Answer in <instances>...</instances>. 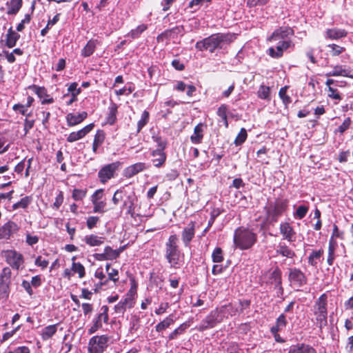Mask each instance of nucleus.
Returning <instances> with one entry per match:
<instances>
[{
  "instance_id": "1",
  "label": "nucleus",
  "mask_w": 353,
  "mask_h": 353,
  "mask_svg": "<svg viewBox=\"0 0 353 353\" xmlns=\"http://www.w3.org/2000/svg\"><path fill=\"white\" fill-rule=\"evenodd\" d=\"M178 243L179 239L176 234L170 235L165 243V259L170 267L174 269L180 268L184 258V254Z\"/></svg>"
},
{
  "instance_id": "2",
  "label": "nucleus",
  "mask_w": 353,
  "mask_h": 353,
  "mask_svg": "<svg viewBox=\"0 0 353 353\" xmlns=\"http://www.w3.org/2000/svg\"><path fill=\"white\" fill-rule=\"evenodd\" d=\"M233 39L231 34L216 33L196 43L195 48L199 51L208 50L212 53L216 49L223 48L224 46Z\"/></svg>"
},
{
  "instance_id": "3",
  "label": "nucleus",
  "mask_w": 353,
  "mask_h": 353,
  "mask_svg": "<svg viewBox=\"0 0 353 353\" xmlns=\"http://www.w3.org/2000/svg\"><path fill=\"white\" fill-rule=\"evenodd\" d=\"M256 241L257 234L252 230L239 227L234 230L233 242L236 248L241 250H249Z\"/></svg>"
},
{
  "instance_id": "4",
  "label": "nucleus",
  "mask_w": 353,
  "mask_h": 353,
  "mask_svg": "<svg viewBox=\"0 0 353 353\" xmlns=\"http://www.w3.org/2000/svg\"><path fill=\"white\" fill-rule=\"evenodd\" d=\"M327 296L321 294L314 305V314L316 316V326L322 331L327 324Z\"/></svg>"
},
{
  "instance_id": "5",
  "label": "nucleus",
  "mask_w": 353,
  "mask_h": 353,
  "mask_svg": "<svg viewBox=\"0 0 353 353\" xmlns=\"http://www.w3.org/2000/svg\"><path fill=\"white\" fill-rule=\"evenodd\" d=\"M288 205V199L276 200L274 204H271L266 210L267 221L270 224L277 222L278 219L287 210Z\"/></svg>"
},
{
  "instance_id": "6",
  "label": "nucleus",
  "mask_w": 353,
  "mask_h": 353,
  "mask_svg": "<svg viewBox=\"0 0 353 353\" xmlns=\"http://www.w3.org/2000/svg\"><path fill=\"white\" fill-rule=\"evenodd\" d=\"M110 338L105 334L92 336L88 342L89 353H103L108 347Z\"/></svg>"
},
{
  "instance_id": "7",
  "label": "nucleus",
  "mask_w": 353,
  "mask_h": 353,
  "mask_svg": "<svg viewBox=\"0 0 353 353\" xmlns=\"http://www.w3.org/2000/svg\"><path fill=\"white\" fill-rule=\"evenodd\" d=\"M109 307L107 305H103L100 307L99 313L92 319V325L88 329V334L95 333L103 326L102 323H108L109 320L108 315Z\"/></svg>"
},
{
  "instance_id": "8",
  "label": "nucleus",
  "mask_w": 353,
  "mask_h": 353,
  "mask_svg": "<svg viewBox=\"0 0 353 353\" xmlns=\"http://www.w3.org/2000/svg\"><path fill=\"white\" fill-rule=\"evenodd\" d=\"M2 254L6 263L14 270H19L24 263L23 256L16 250H5L3 251Z\"/></svg>"
},
{
  "instance_id": "9",
  "label": "nucleus",
  "mask_w": 353,
  "mask_h": 353,
  "mask_svg": "<svg viewBox=\"0 0 353 353\" xmlns=\"http://www.w3.org/2000/svg\"><path fill=\"white\" fill-rule=\"evenodd\" d=\"M121 162L115 161L103 166L98 172V178L101 183L105 184L114 178L116 171L121 165Z\"/></svg>"
},
{
  "instance_id": "10",
  "label": "nucleus",
  "mask_w": 353,
  "mask_h": 353,
  "mask_svg": "<svg viewBox=\"0 0 353 353\" xmlns=\"http://www.w3.org/2000/svg\"><path fill=\"white\" fill-rule=\"evenodd\" d=\"M90 201L93 205L94 213H104L106 212V201L104 196V190H97L90 196Z\"/></svg>"
},
{
  "instance_id": "11",
  "label": "nucleus",
  "mask_w": 353,
  "mask_h": 353,
  "mask_svg": "<svg viewBox=\"0 0 353 353\" xmlns=\"http://www.w3.org/2000/svg\"><path fill=\"white\" fill-rule=\"evenodd\" d=\"M219 312L217 309L212 310L201 321L198 327L199 331L203 332L214 327L221 322L219 319Z\"/></svg>"
},
{
  "instance_id": "12",
  "label": "nucleus",
  "mask_w": 353,
  "mask_h": 353,
  "mask_svg": "<svg viewBox=\"0 0 353 353\" xmlns=\"http://www.w3.org/2000/svg\"><path fill=\"white\" fill-rule=\"evenodd\" d=\"M288 279L294 286L301 288L307 283L305 274L299 268H294L289 270Z\"/></svg>"
},
{
  "instance_id": "13",
  "label": "nucleus",
  "mask_w": 353,
  "mask_h": 353,
  "mask_svg": "<svg viewBox=\"0 0 353 353\" xmlns=\"http://www.w3.org/2000/svg\"><path fill=\"white\" fill-rule=\"evenodd\" d=\"M294 34V30L289 26H282L275 30L268 38L270 41L290 40V37Z\"/></svg>"
},
{
  "instance_id": "14",
  "label": "nucleus",
  "mask_w": 353,
  "mask_h": 353,
  "mask_svg": "<svg viewBox=\"0 0 353 353\" xmlns=\"http://www.w3.org/2000/svg\"><path fill=\"white\" fill-rule=\"evenodd\" d=\"M183 26H176L171 29H168L159 34L157 37V42H163L165 39H176L179 34L181 36L184 34Z\"/></svg>"
},
{
  "instance_id": "15",
  "label": "nucleus",
  "mask_w": 353,
  "mask_h": 353,
  "mask_svg": "<svg viewBox=\"0 0 353 353\" xmlns=\"http://www.w3.org/2000/svg\"><path fill=\"white\" fill-rule=\"evenodd\" d=\"M138 199L134 192L129 193L126 199H124L122 205L121 206V210H127L126 214L134 218L136 216L135 208L137 206V202Z\"/></svg>"
},
{
  "instance_id": "16",
  "label": "nucleus",
  "mask_w": 353,
  "mask_h": 353,
  "mask_svg": "<svg viewBox=\"0 0 353 353\" xmlns=\"http://www.w3.org/2000/svg\"><path fill=\"white\" fill-rule=\"evenodd\" d=\"M196 223L190 221L181 232V240L184 247L190 248V243L195 236Z\"/></svg>"
},
{
  "instance_id": "17",
  "label": "nucleus",
  "mask_w": 353,
  "mask_h": 353,
  "mask_svg": "<svg viewBox=\"0 0 353 353\" xmlns=\"http://www.w3.org/2000/svg\"><path fill=\"white\" fill-rule=\"evenodd\" d=\"M292 45L291 40L279 41L276 48L271 47L268 49L269 55L272 58H280L283 56L284 50H286Z\"/></svg>"
},
{
  "instance_id": "18",
  "label": "nucleus",
  "mask_w": 353,
  "mask_h": 353,
  "mask_svg": "<svg viewBox=\"0 0 353 353\" xmlns=\"http://www.w3.org/2000/svg\"><path fill=\"white\" fill-rule=\"evenodd\" d=\"M19 228L14 222L9 221L0 227V239L8 240L18 230Z\"/></svg>"
},
{
  "instance_id": "19",
  "label": "nucleus",
  "mask_w": 353,
  "mask_h": 353,
  "mask_svg": "<svg viewBox=\"0 0 353 353\" xmlns=\"http://www.w3.org/2000/svg\"><path fill=\"white\" fill-rule=\"evenodd\" d=\"M95 260L99 261H112L118 258L117 252L114 251L110 246H105L103 253H95L93 254Z\"/></svg>"
},
{
  "instance_id": "20",
  "label": "nucleus",
  "mask_w": 353,
  "mask_h": 353,
  "mask_svg": "<svg viewBox=\"0 0 353 353\" xmlns=\"http://www.w3.org/2000/svg\"><path fill=\"white\" fill-rule=\"evenodd\" d=\"M148 168L145 163L139 162L127 167L123 171V176L126 178H131L137 174L146 170Z\"/></svg>"
},
{
  "instance_id": "21",
  "label": "nucleus",
  "mask_w": 353,
  "mask_h": 353,
  "mask_svg": "<svg viewBox=\"0 0 353 353\" xmlns=\"http://www.w3.org/2000/svg\"><path fill=\"white\" fill-rule=\"evenodd\" d=\"M279 230L281 234L283 235V239H285L289 242H293L295 241L294 235L296 232L289 223H281L280 224Z\"/></svg>"
},
{
  "instance_id": "22",
  "label": "nucleus",
  "mask_w": 353,
  "mask_h": 353,
  "mask_svg": "<svg viewBox=\"0 0 353 353\" xmlns=\"http://www.w3.org/2000/svg\"><path fill=\"white\" fill-rule=\"evenodd\" d=\"M281 274V270L276 267L268 274L266 283L272 285L274 287H280V283H282Z\"/></svg>"
},
{
  "instance_id": "23",
  "label": "nucleus",
  "mask_w": 353,
  "mask_h": 353,
  "mask_svg": "<svg viewBox=\"0 0 353 353\" xmlns=\"http://www.w3.org/2000/svg\"><path fill=\"white\" fill-rule=\"evenodd\" d=\"M88 117V113L86 112H82L78 114H74L73 113H68L65 116V119L67 122V125L69 127H72L76 125L81 123L84 119H85Z\"/></svg>"
},
{
  "instance_id": "24",
  "label": "nucleus",
  "mask_w": 353,
  "mask_h": 353,
  "mask_svg": "<svg viewBox=\"0 0 353 353\" xmlns=\"http://www.w3.org/2000/svg\"><path fill=\"white\" fill-rule=\"evenodd\" d=\"M151 156L153 157L152 161L154 166L157 168L161 167L166 161V154L164 151L152 150Z\"/></svg>"
},
{
  "instance_id": "25",
  "label": "nucleus",
  "mask_w": 353,
  "mask_h": 353,
  "mask_svg": "<svg viewBox=\"0 0 353 353\" xmlns=\"http://www.w3.org/2000/svg\"><path fill=\"white\" fill-rule=\"evenodd\" d=\"M276 253L290 259H292L295 256V252L285 243L282 242H280L276 246Z\"/></svg>"
},
{
  "instance_id": "26",
  "label": "nucleus",
  "mask_w": 353,
  "mask_h": 353,
  "mask_svg": "<svg viewBox=\"0 0 353 353\" xmlns=\"http://www.w3.org/2000/svg\"><path fill=\"white\" fill-rule=\"evenodd\" d=\"M6 6L8 8L7 14L8 15L17 14L23 5V0H10L6 2Z\"/></svg>"
},
{
  "instance_id": "27",
  "label": "nucleus",
  "mask_w": 353,
  "mask_h": 353,
  "mask_svg": "<svg viewBox=\"0 0 353 353\" xmlns=\"http://www.w3.org/2000/svg\"><path fill=\"white\" fill-rule=\"evenodd\" d=\"M59 323L50 325L41 330V336L43 341L51 339L57 332Z\"/></svg>"
},
{
  "instance_id": "28",
  "label": "nucleus",
  "mask_w": 353,
  "mask_h": 353,
  "mask_svg": "<svg viewBox=\"0 0 353 353\" xmlns=\"http://www.w3.org/2000/svg\"><path fill=\"white\" fill-rule=\"evenodd\" d=\"M288 324L286 316L285 314H281L276 319L275 325L270 328L271 333L279 332L285 328Z\"/></svg>"
},
{
  "instance_id": "29",
  "label": "nucleus",
  "mask_w": 353,
  "mask_h": 353,
  "mask_svg": "<svg viewBox=\"0 0 353 353\" xmlns=\"http://www.w3.org/2000/svg\"><path fill=\"white\" fill-rule=\"evenodd\" d=\"M212 0H190L187 6V9H191V12H195L202 6L208 7Z\"/></svg>"
},
{
  "instance_id": "30",
  "label": "nucleus",
  "mask_w": 353,
  "mask_h": 353,
  "mask_svg": "<svg viewBox=\"0 0 353 353\" xmlns=\"http://www.w3.org/2000/svg\"><path fill=\"white\" fill-rule=\"evenodd\" d=\"M347 32L344 29L331 28L326 30V37L330 39H339L345 37Z\"/></svg>"
},
{
  "instance_id": "31",
  "label": "nucleus",
  "mask_w": 353,
  "mask_h": 353,
  "mask_svg": "<svg viewBox=\"0 0 353 353\" xmlns=\"http://www.w3.org/2000/svg\"><path fill=\"white\" fill-rule=\"evenodd\" d=\"M83 241L87 245L91 247L99 246L103 243L104 237L99 236L96 234H90L86 235Z\"/></svg>"
},
{
  "instance_id": "32",
  "label": "nucleus",
  "mask_w": 353,
  "mask_h": 353,
  "mask_svg": "<svg viewBox=\"0 0 353 353\" xmlns=\"http://www.w3.org/2000/svg\"><path fill=\"white\" fill-rule=\"evenodd\" d=\"M128 194L129 193H128L125 187L120 188L114 192L112 199V203L114 205H117L121 201L123 202Z\"/></svg>"
},
{
  "instance_id": "33",
  "label": "nucleus",
  "mask_w": 353,
  "mask_h": 353,
  "mask_svg": "<svg viewBox=\"0 0 353 353\" xmlns=\"http://www.w3.org/2000/svg\"><path fill=\"white\" fill-rule=\"evenodd\" d=\"M203 124L199 123L194 129V134L190 137V140L194 144L201 143L203 137Z\"/></svg>"
},
{
  "instance_id": "34",
  "label": "nucleus",
  "mask_w": 353,
  "mask_h": 353,
  "mask_svg": "<svg viewBox=\"0 0 353 353\" xmlns=\"http://www.w3.org/2000/svg\"><path fill=\"white\" fill-rule=\"evenodd\" d=\"M190 326V323L189 321L183 323L172 332L170 334V335L168 336V339L170 341L176 339L178 337V336L183 334Z\"/></svg>"
},
{
  "instance_id": "35",
  "label": "nucleus",
  "mask_w": 353,
  "mask_h": 353,
  "mask_svg": "<svg viewBox=\"0 0 353 353\" xmlns=\"http://www.w3.org/2000/svg\"><path fill=\"white\" fill-rule=\"evenodd\" d=\"M174 323V315L170 314L164 320L159 323L155 326V330L157 332H161L166 328L169 327L171 325Z\"/></svg>"
},
{
  "instance_id": "36",
  "label": "nucleus",
  "mask_w": 353,
  "mask_h": 353,
  "mask_svg": "<svg viewBox=\"0 0 353 353\" xmlns=\"http://www.w3.org/2000/svg\"><path fill=\"white\" fill-rule=\"evenodd\" d=\"M117 105L112 103L108 108V114L107 116V122L110 125H113L117 121Z\"/></svg>"
},
{
  "instance_id": "37",
  "label": "nucleus",
  "mask_w": 353,
  "mask_h": 353,
  "mask_svg": "<svg viewBox=\"0 0 353 353\" xmlns=\"http://www.w3.org/2000/svg\"><path fill=\"white\" fill-rule=\"evenodd\" d=\"M97 46V41L95 40H90L85 46L83 48L81 51V55L83 57H88L91 56L94 52Z\"/></svg>"
},
{
  "instance_id": "38",
  "label": "nucleus",
  "mask_w": 353,
  "mask_h": 353,
  "mask_svg": "<svg viewBox=\"0 0 353 353\" xmlns=\"http://www.w3.org/2000/svg\"><path fill=\"white\" fill-rule=\"evenodd\" d=\"M323 250H312L308 256V263L312 266H316L317 261H319L323 256Z\"/></svg>"
},
{
  "instance_id": "39",
  "label": "nucleus",
  "mask_w": 353,
  "mask_h": 353,
  "mask_svg": "<svg viewBox=\"0 0 353 353\" xmlns=\"http://www.w3.org/2000/svg\"><path fill=\"white\" fill-rule=\"evenodd\" d=\"M12 272L10 268H3L0 274V285L11 283Z\"/></svg>"
},
{
  "instance_id": "40",
  "label": "nucleus",
  "mask_w": 353,
  "mask_h": 353,
  "mask_svg": "<svg viewBox=\"0 0 353 353\" xmlns=\"http://www.w3.org/2000/svg\"><path fill=\"white\" fill-rule=\"evenodd\" d=\"M148 29V25L141 24L138 26L136 28L131 30L125 37H129L132 39L139 38L141 34Z\"/></svg>"
},
{
  "instance_id": "41",
  "label": "nucleus",
  "mask_w": 353,
  "mask_h": 353,
  "mask_svg": "<svg viewBox=\"0 0 353 353\" xmlns=\"http://www.w3.org/2000/svg\"><path fill=\"white\" fill-rule=\"evenodd\" d=\"M309 210V205L306 204L300 205L294 212L293 216L296 219H303Z\"/></svg>"
},
{
  "instance_id": "42",
  "label": "nucleus",
  "mask_w": 353,
  "mask_h": 353,
  "mask_svg": "<svg viewBox=\"0 0 353 353\" xmlns=\"http://www.w3.org/2000/svg\"><path fill=\"white\" fill-rule=\"evenodd\" d=\"M32 198L30 196L23 197L19 202L12 205V210H15L19 208L26 209L32 202Z\"/></svg>"
},
{
  "instance_id": "43",
  "label": "nucleus",
  "mask_w": 353,
  "mask_h": 353,
  "mask_svg": "<svg viewBox=\"0 0 353 353\" xmlns=\"http://www.w3.org/2000/svg\"><path fill=\"white\" fill-rule=\"evenodd\" d=\"M150 120V113L147 110H144L142 114L141 119L137 123V132L139 133L143 127H145Z\"/></svg>"
},
{
  "instance_id": "44",
  "label": "nucleus",
  "mask_w": 353,
  "mask_h": 353,
  "mask_svg": "<svg viewBox=\"0 0 353 353\" xmlns=\"http://www.w3.org/2000/svg\"><path fill=\"white\" fill-rule=\"evenodd\" d=\"M28 88L29 90H32L40 99H41L43 97H50L48 94L47 90L44 87H40V86L33 84V85H29Z\"/></svg>"
},
{
  "instance_id": "45",
  "label": "nucleus",
  "mask_w": 353,
  "mask_h": 353,
  "mask_svg": "<svg viewBox=\"0 0 353 353\" xmlns=\"http://www.w3.org/2000/svg\"><path fill=\"white\" fill-rule=\"evenodd\" d=\"M152 138L157 144V148L155 150L164 151L168 145L166 139L162 138L160 136H152Z\"/></svg>"
},
{
  "instance_id": "46",
  "label": "nucleus",
  "mask_w": 353,
  "mask_h": 353,
  "mask_svg": "<svg viewBox=\"0 0 353 353\" xmlns=\"http://www.w3.org/2000/svg\"><path fill=\"white\" fill-rule=\"evenodd\" d=\"M223 250L219 248L216 247L214 248L212 253V260L214 263H221L223 261Z\"/></svg>"
},
{
  "instance_id": "47",
  "label": "nucleus",
  "mask_w": 353,
  "mask_h": 353,
  "mask_svg": "<svg viewBox=\"0 0 353 353\" xmlns=\"http://www.w3.org/2000/svg\"><path fill=\"white\" fill-rule=\"evenodd\" d=\"M288 88V86L282 87L279 92V96L285 107L292 102L291 97L286 94Z\"/></svg>"
},
{
  "instance_id": "48",
  "label": "nucleus",
  "mask_w": 353,
  "mask_h": 353,
  "mask_svg": "<svg viewBox=\"0 0 353 353\" xmlns=\"http://www.w3.org/2000/svg\"><path fill=\"white\" fill-rule=\"evenodd\" d=\"M248 133L244 128H242L234 139V143L236 146L241 145L247 139Z\"/></svg>"
},
{
  "instance_id": "49",
  "label": "nucleus",
  "mask_w": 353,
  "mask_h": 353,
  "mask_svg": "<svg viewBox=\"0 0 353 353\" xmlns=\"http://www.w3.org/2000/svg\"><path fill=\"white\" fill-rule=\"evenodd\" d=\"M258 97L261 99H270V91L268 86L261 85H260L258 92Z\"/></svg>"
},
{
  "instance_id": "50",
  "label": "nucleus",
  "mask_w": 353,
  "mask_h": 353,
  "mask_svg": "<svg viewBox=\"0 0 353 353\" xmlns=\"http://www.w3.org/2000/svg\"><path fill=\"white\" fill-rule=\"evenodd\" d=\"M60 14H57L52 19H49L46 26L41 30V34L44 37L48 32L51 26L55 25L59 20Z\"/></svg>"
},
{
  "instance_id": "51",
  "label": "nucleus",
  "mask_w": 353,
  "mask_h": 353,
  "mask_svg": "<svg viewBox=\"0 0 353 353\" xmlns=\"http://www.w3.org/2000/svg\"><path fill=\"white\" fill-rule=\"evenodd\" d=\"M352 124V121L350 117H347L341 125L334 130V133H340L343 134L347 130H348Z\"/></svg>"
},
{
  "instance_id": "52",
  "label": "nucleus",
  "mask_w": 353,
  "mask_h": 353,
  "mask_svg": "<svg viewBox=\"0 0 353 353\" xmlns=\"http://www.w3.org/2000/svg\"><path fill=\"white\" fill-rule=\"evenodd\" d=\"M72 270L79 274V278H83L85 274L84 266L81 263L73 262L72 265Z\"/></svg>"
},
{
  "instance_id": "53",
  "label": "nucleus",
  "mask_w": 353,
  "mask_h": 353,
  "mask_svg": "<svg viewBox=\"0 0 353 353\" xmlns=\"http://www.w3.org/2000/svg\"><path fill=\"white\" fill-rule=\"evenodd\" d=\"M334 252H335L334 245H333L332 240H330L329 242L328 256H327V263L329 265H333V263H334V261L335 259Z\"/></svg>"
},
{
  "instance_id": "54",
  "label": "nucleus",
  "mask_w": 353,
  "mask_h": 353,
  "mask_svg": "<svg viewBox=\"0 0 353 353\" xmlns=\"http://www.w3.org/2000/svg\"><path fill=\"white\" fill-rule=\"evenodd\" d=\"M77 86L78 83L77 82L72 83L68 88V93L64 94L63 97H68L69 93H70L71 95L74 94L75 97H77L81 92V89L80 88H77Z\"/></svg>"
},
{
  "instance_id": "55",
  "label": "nucleus",
  "mask_w": 353,
  "mask_h": 353,
  "mask_svg": "<svg viewBox=\"0 0 353 353\" xmlns=\"http://www.w3.org/2000/svg\"><path fill=\"white\" fill-rule=\"evenodd\" d=\"M105 140V132L102 130H98L94 135L93 143L100 146Z\"/></svg>"
},
{
  "instance_id": "56",
  "label": "nucleus",
  "mask_w": 353,
  "mask_h": 353,
  "mask_svg": "<svg viewBox=\"0 0 353 353\" xmlns=\"http://www.w3.org/2000/svg\"><path fill=\"white\" fill-rule=\"evenodd\" d=\"M20 35L17 34H12V36L6 37V45L8 48H11L16 46L17 41L19 39Z\"/></svg>"
},
{
  "instance_id": "57",
  "label": "nucleus",
  "mask_w": 353,
  "mask_h": 353,
  "mask_svg": "<svg viewBox=\"0 0 353 353\" xmlns=\"http://www.w3.org/2000/svg\"><path fill=\"white\" fill-rule=\"evenodd\" d=\"M87 190L82 189H74L72 191V198L75 201H81L86 196Z\"/></svg>"
},
{
  "instance_id": "58",
  "label": "nucleus",
  "mask_w": 353,
  "mask_h": 353,
  "mask_svg": "<svg viewBox=\"0 0 353 353\" xmlns=\"http://www.w3.org/2000/svg\"><path fill=\"white\" fill-rule=\"evenodd\" d=\"M270 0H246V5L248 8H254L257 6H263Z\"/></svg>"
},
{
  "instance_id": "59",
  "label": "nucleus",
  "mask_w": 353,
  "mask_h": 353,
  "mask_svg": "<svg viewBox=\"0 0 353 353\" xmlns=\"http://www.w3.org/2000/svg\"><path fill=\"white\" fill-rule=\"evenodd\" d=\"M10 284L1 285H0V299L6 300L10 294Z\"/></svg>"
},
{
  "instance_id": "60",
  "label": "nucleus",
  "mask_w": 353,
  "mask_h": 353,
  "mask_svg": "<svg viewBox=\"0 0 353 353\" xmlns=\"http://www.w3.org/2000/svg\"><path fill=\"white\" fill-rule=\"evenodd\" d=\"M121 302L123 303V305L126 308H132L134 307L135 303L134 298L132 297L130 294H126L125 296L123 297L121 300Z\"/></svg>"
},
{
  "instance_id": "61",
  "label": "nucleus",
  "mask_w": 353,
  "mask_h": 353,
  "mask_svg": "<svg viewBox=\"0 0 353 353\" xmlns=\"http://www.w3.org/2000/svg\"><path fill=\"white\" fill-rule=\"evenodd\" d=\"M83 137H84L83 136V134L81 133V130H79L77 132H71L67 137V141L69 143H72V142L77 141L79 139H81Z\"/></svg>"
},
{
  "instance_id": "62",
  "label": "nucleus",
  "mask_w": 353,
  "mask_h": 353,
  "mask_svg": "<svg viewBox=\"0 0 353 353\" xmlns=\"http://www.w3.org/2000/svg\"><path fill=\"white\" fill-rule=\"evenodd\" d=\"M327 47L331 48L330 52L332 56H338L345 50V48L334 43L327 45Z\"/></svg>"
},
{
  "instance_id": "63",
  "label": "nucleus",
  "mask_w": 353,
  "mask_h": 353,
  "mask_svg": "<svg viewBox=\"0 0 353 353\" xmlns=\"http://www.w3.org/2000/svg\"><path fill=\"white\" fill-rule=\"evenodd\" d=\"M99 221V217L95 216H89L86 221V225L88 229L92 230L97 226Z\"/></svg>"
},
{
  "instance_id": "64",
  "label": "nucleus",
  "mask_w": 353,
  "mask_h": 353,
  "mask_svg": "<svg viewBox=\"0 0 353 353\" xmlns=\"http://www.w3.org/2000/svg\"><path fill=\"white\" fill-rule=\"evenodd\" d=\"M6 353H30V350L27 346H19L13 350H9Z\"/></svg>"
}]
</instances>
